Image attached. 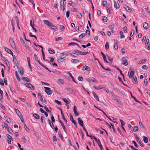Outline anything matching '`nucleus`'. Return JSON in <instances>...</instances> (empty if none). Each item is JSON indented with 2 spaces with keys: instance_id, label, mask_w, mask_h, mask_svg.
<instances>
[{
  "instance_id": "30",
  "label": "nucleus",
  "mask_w": 150,
  "mask_h": 150,
  "mask_svg": "<svg viewBox=\"0 0 150 150\" xmlns=\"http://www.w3.org/2000/svg\"><path fill=\"white\" fill-rule=\"evenodd\" d=\"M68 4L69 6H74L75 5L74 3L71 1H70L69 2Z\"/></svg>"
},
{
  "instance_id": "25",
  "label": "nucleus",
  "mask_w": 150,
  "mask_h": 150,
  "mask_svg": "<svg viewBox=\"0 0 150 150\" xmlns=\"http://www.w3.org/2000/svg\"><path fill=\"white\" fill-rule=\"evenodd\" d=\"M71 62L74 64L76 63L79 62V61L77 59H73L71 60Z\"/></svg>"
},
{
  "instance_id": "60",
  "label": "nucleus",
  "mask_w": 150,
  "mask_h": 150,
  "mask_svg": "<svg viewBox=\"0 0 150 150\" xmlns=\"http://www.w3.org/2000/svg\"><path fill=\"white\" fill-rule=\"evenodd\" d=\"M42 67L46 69H48V68L46 67L43 64L41 63H40L39 64Z\"/></svg>"
},
{
  "instance_id": "24",
  "label": "nucleus",
  "mask_w": 150,
  "mask_h": 150,
  "mask_svg": "<svg viewBox=\"0 0 150 150\" xmlns=\"http://www.w3.org/2000/svg\"><path fill=\"white\" fill-rule=\"evenodd\" d=\"M49 53L50 54H53L55 53V51L54 50L51 48H50L48 50Z\"/></svg>"
},
{
  "instance_id": "13",
  "label": "nucleus",
  "mask_w": 150,
  "mask_h": 150,
  "mask_svg": "<svg viewBox=\"0 0 150 150\" xmlns=\"http://www.w3.org/2000/svg\"><path fill=\"white\" fill-rule=\"evenodd\" d=\"M79 124L82 127L83 126V123L82 120L80 118H78V119Z\"/></svg>"
},
{
  "instance_id": "54",
  "label": "nucleus",
  "mask_w": 150,
  "mask_h": 150,
  "mask_svg": "<svg viewBox=\"0 0 150 150\" xmlns=\"http://www.w3.org/2000/svg\"><path fill=\"white\" fill-rule=\"evenodd\" d=\"M59 27L61 30L62 31L64 30L65 29L64 26L62 25H60L59 26Z\"/></svg>"
},
{
  "instance_id": "4",
  "label": "nucleus",
  "mask_w": 150,
  "mask_h": 150,
  "mask_svg": "<svg viewBox=\"0 0 150 150\" xmlns=\"http://www.w3.org/2000/svg\"><path fill=\"white\" fill-rule=\"evenodd\" d=\"M45 89V91L48 95H51L52 93V91L50 90V89L48 87H44Z\"/></svg>"
},
{
  "instance_id": "34",
  "label": "nucleus",
  "mask_w": 150,
  "mask_h": 150,
  "mask_svg": "<svg viewBox=\"0 0 150 150\" xmlns=\"http://www.w3.org/2000/svg\"><path fill=\"white\" fill-rule=\"evenodd\" d=\"M34 58H35V60L36 61H37L38 62V63L39 64H40V62L38 60L37 56L36 54H34Z\"/></svg>"
},
{
  "instance_id": "16",
  "label": "nucleus",
  "mask_w": 150,
  "mask_h": 150,
  "mask_svg": "<svg viewBox=\"0 0 150 150\" xmlns=\"http://www.w3.org/2000/svg\"><path fill=\"white\" fill-rule=\"evenodd\" d=\"M88 81H91L92 82H93L96 83H97L98 82L93 77H91L90 78L88 79Z\"/></svg>"
},
{
  "instance_id": "5",
  "label": "nucleus",
  "mask_w": 150,
  "mask_h": 150,
  "mask_svg": "<svg viewBox=\"0 0 150 150\" xmlns=\"http://www.w3.org/2000/svg\"><path fill=\"white\" fill-rule=\"evenodd\" d=\"M127 57H124L122 58V64L126 66L128 65V63L126 59Z\"/></svg>"
},
{
  "instance_id": "12",
  "label": "nucleus",
  "mask_w": 150,
  "mask_h": 150,
  "mask_svg": "<svg viewBox=\"0 0 150 150\" xmlns=\"http://www.w3.org/2000/svg\"><path fill=\"white\" fill-rule=\"evenodd\" d=\"M73 111L74 113L75 116H77L79 115V114L77 112L76 107V106H74V107Z\"/></svg>"
},
{
  "instance_id": "15",
  "label": "nucleus",
  "mask_w": 150,
  "mask_h": 150,
  "mask_svg": "<svg viewBox=\"0 0 150 150\" xmlns=\"http://www.w3.org/2000/svg\"><path fill=\"white\" fill-rule=\"evenodd\" d=\"M13 57V61L14 62L15 64H16V66L17 64H18V62L16 61V58L15 56L13 54V56H12Z\"/></svg>"
},
{
  "instance_id": "28",
  "label": "nucleus",
  "mask_w": 150,
  "mask_h": 150,
  "mask_svg": "<svg viewBox=\"0 0 150 150\" xmlns=\"http://www.w3.org/2000/svg\"><path fill=\"white\" fill-rule=\"evenodd\" d=\"M115 44L114 46L115 49V50H117L118 49V46H117V41L115 40Z\"/></svg>"
},
{
  "instance_id": "59",
  "label": "nucleus",
  "mask_w": 150,
  "mask_h": 150,
  "mask_svg": "<svg viewBox=\"0 0 150 150\" xmlns=\"http://www.w3.org/2000/svg\"><path fill=\"white\" fill-rule=\"evenodd\" d=\"M42 67L46 69H48V68L46 67L43 64L41 63H40L39 64Z\"/></svg>"
},
{
  "instance_id": "37",
  "label": "nucleus",
  "mask_w": 150,
  "mask_h": 150,
  "mask_svg": "<svg viewBox=\"0 0 150 150\" xmlns=\"http://www.w3.org/2000/svg\"><path fill=\"white\" fill-rule=\"evenodd\" d=\"M138 143L142 147H143L144 146L143 144H142V143L141 140L140 139H138V140L137 141Z\"/></svg>"
},
{
  "instance_id": "61",
  "label": "nucleus",
  "mask_w": 150,
  "mask_h": 150,
  "mask_svg": "<svg viewBox=\"0 0 150 150\" xmlns=\"http://www.w3.org/2000/svg\"><path fill=\"white\" fill-rule=\"evenodd\" d=\"M58 135L59 137L62 140V136L60 132H58Z\"/></svg>"
},
{
  "instance_id": "47",
  "label": "nucleus",
  "mask_w": 150,
  "mask_h": 150,
  "mask_svg": "<svg viewBox=\"0 0 150 150\" xmlns=\"http://www.w3.org/2000/svg\"><path fill=\"white\" fill-rule=\"evenodd\" d=\"M44 108L45 110L48 113L51 112V111L50 110H49L47 107L46 106L44 107Z\"/></svg>"
},
{
  "instance_id": "17",
  "label": "nucleus",
  "mask_w": 150,
  "mask_h": 150,
  "mask_svg": "<svg viewBox=\"0 0 150 150\" xmlns=\"http://www.w3.org/2000/svg\"><path fill=\"white\" fill-rule=\"evenodd\" d=\"M63 100L65 103L67 104H69L71 101L68 98H65L62 99Z\"/></svg>"
},
{
  "instance_id": "43",
  "label": "nucleus",
  "mask_w": 150,
  "mask_h": 150,
  "mask_svg": "<svg viewBox=\"0 0 150 150\" xmlns=\"http://www.w3.org/2000/svg\"><path fill=\"white\" fill-rule=\"evenodd\" d=\"M85 34L84 33H82L81 34L79 37V38L80 39H81L82 38H83V37L85 36Z\"/></svg>"
},
{
  "instance_id": "21",
  "label": "nucleus",
  "mask_w": 150,
  "mask_h": 150,
  "mask_svg": "<svg viewBox=\"0 0 150 150\" xmlns=\"http://www.w3.org/2000/svg\"><path fill=\"white\" fill-rule=\"evenodd\" d=\"M133 78L132 81L135 84H137V79L136 76H133Z\"/></svg>"
},
{
  "instance_id": "62",
  "label": "nucleus",
  "mask_w": 150,
  "mask_h": 150,
  "mask_svg": "<svg viewBox=\"0 0 150 150\" xmlns=\"http://www.w3.org/2000/svg\"><path fill=\"white\" fill-rule=\"evenodd\" d=\"M71 11L74 12H76L77 11V10H76V9L74 8H71Z\"/></svg>"
},
{
  "instance_id": "53",
  "label": "nucleus",
  "mask_w": 150,
  "mask_h": 150,
  "mask_svg": "<svg viewBox=\"0 0 150 150\" xmlns=\"http://www.w3.org/2000/svg\"><path fill=\"white\" fill-rule=\"evenodd\" d=\"M131 97L133 98L134 99V100H135V101L136 102H137V103H139V102L138 101V100H137L136 99V98H135V97H134V96H133L132 95V93H131Z\"/></svg>"
},
{
  "instance_id": "32",
  "label": "nucleus",
  "mask_w": 150,
  "mask_h": 150,
  "mask_svg": "<svg viewBox=\"0 0 150 150\" xmlns=\"http://www.w3.org/2000/svg\"><path fill=\"white\" fill-rule=\"evenodd\" d=\"M125 8L127 11L129 12V11H131V9L129 6H125Z\"/></svg>"
},
{
  "instance_id": "29",
  "label": "nucleus",
  "mask_w": 150,
  "mask_h": 150,
  "mask_svg": "<svg viewBox=\"0 0 150 150\" xmlns=\"http://www.w3.org/2000/svg\"><path fill=\"white\" fill-rule=\"evenodd\" d=\"M143 139L145 143H146L148 142V139L147 137H145V136H143Z\"/></svg>"
},
{
  "instance_id": "46",
  "label": "nucleus",
  "mask_w": 150,
  "mask_h": 150,
  "mask_svg": "<svg viewBox=\"0 0 150 150\" xmlns=\"http://www.w3.org/2000/svg\"><path fill=\"white\" fill-rule=\"evenodd\" d=\"M93 138L94 139L95 141L97 142V143L98 144L99 142H100L99 139H98L96 138L94 136H93Z\"/></svg>"
},
{
  "instance_id": "50",
  "label": "nucleus",
  "mask_w": 150,
  "mask_h": 150,
  "mask_svg": "<svg viewBox=\"0 0 150 150\" xmlns=\"http://www.w3.org/2000/svg\"><path fill=\"white\" fill-rule=\"evenodd\" d=\"M4 69L3 68H2L1 69V75H2V76L4 77Z\"/></svg>"
},
{
  "instance_id": "48",
  "label": "nucleus",
  "mask_w": 150,
  "mask_h": 150,
  "mask_svg": "<svg viewBox=\"0 0 150 150\" xmlns=\"http://www.w3.org/2000/svg\"><path fill=\"white\" fill-rule=\"evenodd\" d=\"M103 20L105 22H106L107 21V18L105 16H103Z\"/></svg>"
},
{
  "instance_id": "64",
  "label": "nucleus",
  "mask_w": 150,
  "mask_h": 150,
  "mask_svg": "<svg viewBox=\"0 0 150 150\" xmlns=\"http://www.w3.org/2000/svg\"><path fill=\"white\" fill-rule=\"evenodd\" d=\"M78 79L80 81H82L83 80V78L81 76H80L78 77Z\"/></svg>"
},
{
  "instance_id": "38",
  "label": "nucleus",
  "mask_w": 150,
  "mask_h": 150,
  "mask_svg": "<svg viewBox=\"0 0 150 150\" xmlns=\"http://www.w3.org/2000/svg\"><path fill=\"white\" fill-rule=\"evenodd\" d=\"M77 16L79 18H82V15L81 14L79 13H77Z\"/></svg>"
},
{
  "instance_id": "44",
  "label": "nucleus",
  "mask_w": 150,
  "mask_h": 150,
  "mask_svg": "<svg viewBox=\"0 0 150 150\" xmlns=\"http://www.w3.org/2000/svg\"><path fill=\"white\" fill-rule=\"evenodd\" d=\"M120 35L121 38H124L125 37V36L123 35V32L122 31H120Z\"/></svg>"
},
{
  "instance_id": "58",
  "label": "nucleus",
  "mask_w": 150,
  "mask_h": 150,
  "mask_svg": "<svg viewBox=\"0 0 150 150\" xmlns=\"http://www.w3.org/2000/svg\"><path fill=\"white\" fill-rule=\"evenodd\" d=\"M42 67L46 69H48V68L46 67L43 64L41 63H40L39 64Z\"/></svg>"
},
{
  "instance_id": "19",
  "label": "nucleus",
  "mask_w": 150,
  "mask_h": 150,
  "mask_svg": "<svg viewBox=\"0 0 150 150\" xmlns=\"http://www.w3.org/2000/svg\"><path fill=\"white\" fill-rule=\"evenodd\" d=\"M92 93L93 95V96L98 101H99V99L97 96L96 94V93L93 91H92Z\"/></svg>"
},
{
  "instance_id": "18",
  "label": "nucleus",
  "mask_w": 150,
  "mask_h": 150,
  "mask_svg": "<svg viewBox=\"0 0 150 150\" xmlns=\"http://www.w3.org/2000/svg\"><path fill=\"white\" fill-rule=\"evenodd\" d=\"M146 61V59H142L139 62H138L136 63L137 64H139L142 63H143Z\"/></svg>"
},
{
  "instance_id": "8",
  "label": "nucleus",
  "mask_w": 150,
  "mask_h": 150,
  "mask_svg": "<svg viewBox=\"0 0 150 150\" xmlns=\"http://www.w3.org/2000/svg\"><path fill=\"white\" fill-rule=\"evenodd\" d=\"M6 137L8 138V139L7 140V142L9 144H11V139L12 138L11 136L9 134H6Z\"/></svg>"
},
{
  "instance_id": "33",
  "label": "nucleus",
  "mask_w": 150,
  "mask_h": 150,
  "mask_svg": "<svg viewBox=\"0 0 150 150\" xmlns=\"http://www.w3.org/2000/svg\"><path fill=\"white\" fill-rule=\"evenodd\" d=\"M22 44L24 46H25V47L28 50H30V48H29V47L28 45H27L26 44L25 42H23V43Z\"/></svg>"
},
{
  "instance_id": "9",
  "label": "nucleus",
  "mask_w": 150,
  "mask_h": 150,
  "mask_svg": "<svg viewBox=\"0 0 150 150\" xmlns=\"http://www.w3.org/2000/svg\"><path fill=\"white\" fill-rule=\"evenodd\" d=\"M82 70H86L87 71H90V68L88 66H84L82 69Z\"/></svg>"
},
{
  "instance_id": "3",
  "label": "nucleus",
  "mask_w": 150,
  "mask_h": 150,
  "mask_svg": "<svg viewBox=\"0 0 150 150\" xmlns=\"http://www.w3.org/2000/svg\"><path fill=\"white\" fill-rule=\"evenodd\" d=\"M9 42L12 48H14L16 47V45L13 40V38L10 37L9 38Z\"/></svg>"
},
{
  "instance_id": "20",
  "label": "nucleus",
  "mask_w": 150,
  "mask_h": 150,
  "mask_svg": "<svg viewBox=\"0 0 150 150\" xmlns=\"http://www.w3.org/2000/svg\"><path fill=\"white\" fill-rule=\"evenodd\" d=\"M139 124L140 127L142 129H144L145 127L141 120H139Z\"/></svg>"
},
{
  "instance_id": "27",
  "label": "nucleus",
  "mask_w": 150,
  "mask_h": 150,
  "mask_svg": "<svg viewBox=\"0 0 150 150\" xmlns=\"http://www.w3.org/2000/svg\"><path fill=\"white\" fill-rule=\"evenodd\" d=\"M22 80H25L27 82H30V80L29 78H28L27 77H23L22 78Z\"/></svg>"
},
{
  "instance_id": "49",
  "label": "nucleus",
  "mask_w": 150,
  "mask_h": 150,
  "mask_svg": "<svg viewBox=\"0 0 150 150\" xmlns=\"http://www.w3.org/2000/svg\"><path fill=\"white\" fill-rule=\"evenodd\" d=\"M19 117H20V119L21 120L22 122L23 123V118L22 115L21 114H20V116H19Z\"/></svg>"
},
{
  "instance_id": "1",
  "label": "nucleus",
  "mask_w": 150,
  "mask_h": 150,
  "mask_svg": "<svg viewBox=\"0 0 150 150\" xmlns=\"http://www.w3.org/2000/svg\"><path fill=\"white\" fill-rule=\"evenodd\" d=\"M129 72H128V76L129 78H132L134 76V69L132 68H130L129 69Z\"/></svg>"
},
{
  "instance_id": "23",
  "label": "nucleus",
  "mask_w": 150,
  "mask_h": 150,
  "mask_svg": "<svg viewBox=\"0 0 150 150\" xmlns=\"http://www.w3.org/2000/svg\"><path fill=\"white\" fill-rule=\"evenodd\" d=\"M114 2L115 7L117 9H118L120 7L119 4L117 3L115 1H114Z\"/></svg>"
},
{
  "instance_id": "45",
  "label": "nucleus",
  "mask_w": 150,
  "mask_h": 150,
  "mask_svg": "<svg viewBox=\"0 0 150 150\" xmlns=\"http://www.w3.org/2000/svg\"><path fill=\"white\" fill-rule=\"evenodd\" d=\"M70 54L71 56L74 57H77L78 56V54L76 53H70Z\"/></svg>"
},
{
  "instance_id": "36",
  "label": "nucleus",
  "mask_w": 150,
  "mask_h": 150,
  "mask_svg": "<svg viewBox=\"0 0 150 150\" xmlns=\"http://www.w3.org/2000/svg\"><path fill=\"white\" fill-rule=\"evenodd\" d=\"M64 81L63 80L60 79L59 80L58 83L59 84H62L63 83Z\"/></svg>"
},
{
  "instance_id": "6",
  "label": "nucleus",
  "mask_w": 150,
  "mask_h": 150,
  "mask_svg": "<svg viewBox=\"0 0 150 150\" xmlns=\"http://www.w3.org/2000/svg\"><path fill=\"white\" fill-rule=\"evenodd\" d=\"M44 23L46 25H47L48 26L50 27L52 25V23L50 21H48L47 20H44L43 21Z\"/></svg>"
},
{
  "instance_id": "7",
  "label": "nucleus",
  "mask_w": 150,
  "mask_h": 150,
  "mask_svg": "<svg viewBox=\"0 0 150 150\" xmlns=\"http://www.w3.org/2000/svg\"><path fill=\"white\" fill-rule=\"evenodd\" d=\"M66 0H62L61 1V9L62 10L64 11L65 8V5L64 4V1Z\"/></svg>"
},
{
  "instance_id": "35",
  "label": "nucleus",
  "mask_w": 150,
  "mask_h": 150,
  "mask_svg": "<svg viewBox=\"0 0 150 150\" xmlns=\"http://www.w3.org/2000/svg\"><path fill=\"white\" fill-rule=\"evenodd\" d=\"M15 74L16 76V77L18 81H20V79L19 77V75L18 74L17 71L15 73Z\"/></svg>"
},
{
  "instance_id": "2",
  "label": "nucleus",
  "mask_w": 150,
  "mask_h": 150,
  "mask_svg": "<svg viewBox=\"0 0 150 150\" xmlns=\"http://www.w3.org/2000/svg\"><path fill=\"white\" fill-rule=\"evenodd\" d=\"M25 85L26 86L31 90H35V87L30 83H26Z\"/></svg>"
},
{
  "instance_id": "41",
  "label": "nucleus",
  "mask_w": 150,
  "mask_h": 150,
  "mask_svg": "<svg viewBox=\"0 0 150 150\" xmlns=\"http://www.w3.org/2000/svg\"><path fill=\"white\" fill-rule=\"evenodd\" d=\"M86 35L88 37L90 35V31L88 30L86 31V33L85 35Z\"/></svg>"
},
{
  "instance_id": "55",
  "label": "nucleus",
  "mask_w": 150,
  "mask_h": 150,
  "mask_svg": "<svg viewBox=\"0 0 150 150\" xmlns=\"http://www.w3.org/2000/svg\"><path fill=\"white\" fill-rule=\"evenodd\" d=\"M134 30H132L131 31V33H130V36L131 37L132 36L134 35Z\"/></svg>"
},
{
  "instance_id": "63",
  "label": "nucleus",
  "mask_w": 150,
  "mask_h": 150,
  "mask_svg": "<svg viewBox=\"0 0 150 150\" xmlns=\"http://www.w3.org/2000/svg\"><path fill=\"white\" fill-rule=\"evenodd\" d=\"M75 52L76 53H78L79 54H80V55H81L82 52H81L79 50H77L76 51H75Z\"/></svg>"
},
{
  "instance_id": "40",
  "label": "nucleus",
  "mask_w": 150,
  "mask_h": 150,
  "mask_svg": "<svg viewBox=\"0 0 150 150\" xmlns=\"http://www.w3.org/2000/svg\"><path fill=\"white\" fill-rule=\"evenodd\" d=\"M52 140L53 141V142L56 144V137L54 135L53 136Z\"/></svg>"
},
{
  "instance_id": "57",
  "label": "nucleus",
  "mask_w": 150,
  "mask_h": 150,
  "mask_svg": "<svg viewBox=\"0 0 150 150\" xmlns=\"http://www.w3.org/2000/svg\"><path fill=\"white\" fill-rule=\"evenodd\" d=\"M8 129V132L11 133V134H12V132H13V131L12 130V129H11V128H8L7 129Z\"/></svg>"
},
{
  "instance_id": "42",
  "label": "nucleus",
  "mask_w": 150,
  "mask_h": 150,
  "mask_svg": "<svg viewBox=\"0 0 150 150\" xmlns=\"http://www.w3.org/2000/svg\"><path fill=\"white\" fill-rule=\"evenodd\" d=\"M138 126H134V129L133 131L134 132H136L138 131Z\"/></svg>"
},
{
  "instance_id": "56",
  "label": "nucleus",
  "mask_w": 150,
  "mask_h": 150,
  "mask_svg": "<svg viewBox=\"0 0 150 150\" xmlns=\"http://www.w3.org/2000/svg\"><path fill=\"white\" fill-rule=\"evenodd\" d=\"M142 68L143 69L146 70L148 69V67L146 65H144L142 67Z\"/></svg>"
},
{
  "instance_id": "22",
  "label": "nucleus",
  "mask_w": 150,
  "mask_h": 150,
  "mask_svg": "<svg viewBox=\"0 0 150 150\" xmlns=\"http://www.w3.org/2000/svg\"><path fill=\"white\" fill-rule=\"evenodd\" d=\"M143 28L146 29L148 28V24L146 22H144L143 24Z\"/></svg>"
},
{
  "instance_id": "39",
  "label": "nucleus",
  "mask_w": 150,
  "mask_h": 150,
  "mask_svg": "<svg viewBox=\"0 0 150 150\" xmlns=\"http://www.w3.org/2000/svg\"><path fill=\"white\" fill-rule=\"evenodd\" d=\"M109 47V43L108 42H107L106 43V44L105 45V47L106 50H107Z\"/></svg>"
},
{
  "instance_id": "10",
  "label": "nucleus",
  "mask_w": 150,
  "mask_h": 150,
  "mask_svg": "<svg viewBox=\"0 0 150 150\" xmlns=\"http://www.w3.org/2000/svg\"><path fill=\"white\" fill-rule=\"evenodd\" d=\"M67 55L66 53L64 52L60 54L59 55V57L60 59H62L64 58Z\"/></svg>"
},
{
  "instance_id": "11",
  "label": "nucleus",
  "mask_w": 150,
  "mask_h": 150,
  "mask_svg": "<svg viewBox=\"0 0 150 150\" xmlns=\"http://www.w3.org/2000/svg\"><path fill=\"white\" fill-rule=\"evenodd\" d=\"M4 49H5V51L11 54L12 55V56H13V54L11 50H10V49L8 48L7 47H5Z\"/></svg>"
},
{
  "instance_id": "51",
  "label": "nucleus",
  "mask_w": 150,
  "mask_h": 150,
  "mask_svg": "<svg viewBox=\"0 0 150 150\" xmlns=\"http://www.w3.org/2000/svg\"><path fill=\"white\" fill-rule=\"evenodd\" d=\"M50 126H51V127L53 129H54V127L53 125V122H50V123H49Z\"/></svg>"
},
{
  "instance_id": "14",
  "label": "nucleus",
  "mask_w": 150,
  "mask_h": 150,
  "mask_svg": "<svg viewBox=\"0 0 150 150\" xmlns=\"http://www.w3.org/2000/svg\"><path fill=\"white\" fill-rule=\"evenodd\" d=\"M18 71L21 75L23 76V69L22 67L19 68L18 69Z\"/></svg>"
},
{
  "instance_id": "52",
  "label": "nucleus",
  "mask_w": 150,
  "mask_h": 150,
  "mask_svg": "<svg viewBox=\"0 0 150 150\" xmlns=\"http://www.w3.org/2000/svg\"><path fill=\"white\" fill-rule=\"evenodd\" d=\"M34 21H33V20H31L30 21V25L31 26H32L33 25H34Z\"/></svg>"
},
{
  "instance_id": "26",
  "label": "nucleus",
  "mask_w": 150,
  "mask_h": 150,
  "mask_svg": "<svg viewBox=\"0 0 150 150\" xmlns=\"http://www.w3.org/2000/svg\"><path fill=\"white\" fill-rule=\"evenodd\" d=\"M33 116L36 119H39L40 118L39 116L37 114H34Z\"/></svg>"
},
{
  "instance_id": "31",
  "label": "nucleus",
  "mask_w": 150,
  "mask_h": 150,
  "mask_svg": "<svg viewBox=\"0 0 150 150\" xmlns=\"http://www.w3.org/2000/svg\"><path fill=\"white\" fill-rule=\"evenodd\" d=\"M15 110L16 111V113H17V115L19 116H20V114H21V112H20V111L18 110V109L15 108Z\"/></svg>"
}]
</instances>
